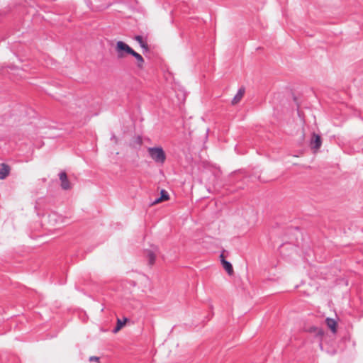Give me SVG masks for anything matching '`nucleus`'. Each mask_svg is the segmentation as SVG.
<instances>
[{"label":"nucleus","mask_w":363,"mask_h":363,"mask_svg":"<svg viewBox=\"0 0 363 363\" xmlns=\"http://www.w3.org/2000/svg\"><path fill=\"white\" fill-rule=\"evenodd\" d=\"M147 152L151 159L156 163L163 164L166 160V154L162 147H148Z\"/></svg>","instance_id":"f257e3e1"},{"label":"nucleus","mask_w":363,"mask_h":363,"mask_svg":"<svg viewBox=\"0 0 363 363\" xmlns=\"http://www.w3.org/2000/svg\"><path fill=\"white\" fill-rule=\"evenodd\" d=\"M116 50L119 58L124 57L125 53L130 55L133 52V50L123 41L117 42Z\"/></svg>","instance_id":"f03ea898"},{"label":"nucleus","mask_w":363,"mask_h":363,"mask_svg":"<svg viewBox=\"0 0 363 363\" xmlns=\"http://www.w3.org/2000/svg\"><path fill=\"white\" fill-rule=\"evenodd\" d=\"M322 145V140L319 135L313 133L312 138L310 141V146L315 152L317 151Z\"/></svg>","instance_id":"7ed1b4c3"},{"label":"nucleus","mask_w":363,"mask_h":363,"mask_svg":"<svg viewBox=\"0 0 363 363\" xmlns=\"http://www.w3.org/2000/svg\"><path fill=\"white\" fill-rule=\"evenodd\" d=\"M59 178L61 182V187L64 190H68L71 188L70 183L67 179V175L65 172H61L59 174Z\"/></svg>","instance_id":"20e7f679"},{"label":"nucleus","mask_w":363,"mask_h":363,"mask_svg":"<svg viewBox=\"0 0 363 363\" xmlns=\"http://www.w3.org/2000/svg\"><path fill=\"white\" fill-rule=\"evenodd\" d=\"M130 55L133 56L136 59L137 67L140 69H143L145 61H144V59L142 57V55H140L139 53H138L137 52H135V50H133V52L130 54Z\"/></svg>","instance_id":"39448f33"},{"label":"nucleus","mask_w":363,"mask_h":363,"mask_svg":"<svg viewBox=\"0 0 363 363\" xmlns=\"http://www.w3.org/2000/svg\"><path fill=\"white\" fill-rule=\"evenodd\" d=\"M134 39L139 43L140 46L143 49L144 52L149 51V47L147 42L143 40L142 35H135Z\"/></svg>","instance_id":"423d86ee"},{"label":"nucleus","mask_w":363,"mask_h":363,"mask_svg":"<svg viewBox=\"0 0 363 363\" xmlns=\"http://www.w3.org/2000/svg\"><path fill=\"white\" fill-rule=\"evenodd\" d=\"M325 323L327 326L331 330L333 333H335L337 331V322L330 318H327L325 319Z\"/></svg>","instance_id":"0eeeda50"},{"label":"nucleus","mask_w":363,"mask_h":363,"mask_svg":"<svg viewBox=\"0 0 363 363\" xmlns=\"http://www.w3.org/2000/svg\"><path fill=\"white\" fill-rule=\"evenodd\" d=\"M10 168L7 164H2L0 168V179H4L9 174Z\"/></svg>","instance_id":"6e6552de"},{"label":"nucleus","mask_w":363,"mask_h":363,"mask_svg":"<svg viewBox=\"0 0 363 363\" xmlns=\"http://www.w3.org/2000/svg\"><path fill=\"white\" fill-rule=\"evenodd\" d=\"M244 94H245V89L244 88L239 89L236 95L234 96V98L232 100V104H235L238 103L241 100Z\"/></svg>","instance_id":"1a4fd4ad"},{"label":"nucleus","mask_w":363,"mask_h":363,"mask_svg":"<svg viewBox=\"0 0 363 363\" xmlns=\"http://www.w3.org/2000/svg\"><path fill=\"white\" fill-rule=\"evenodd\" d=\"M222 264L225 271L228 273V274H232L233 273V268L231 263L224 259H221Z\"/></svg>","instance_id":"9d476101"},{"label":"nucleus","mask_w":363,"mask_h":363,"mask_svg":"<svg viewBox=\"0 0 363 363\" xmlns=\"http://www.w3.org/2000/svg\"><path fill=\"white\" fill-rule=\"evenodd\" d=\"M127 320H128V319H127L126 318H125L123 319V320H121V319L118 318V320H117V325H116V326L113 328V332L114 333H116L118 332V331L121 329V328L124 325V324L125 323V322L127 321Z\"/></svg>","instance_id":"9b49d317"},{"label":"nucleus","mask_w":363,"mask_h":363,"mask_svg":"<svg viewBox=\"0 0 363 363\" xmlns=\"http://www.w3.org/2000/svg\"><path fill=\"white\" fill-rule=\"evenodd\" d=\"M147 257L148 259V262L150 265H152L155 262L156 256L155 253L150 250L147 252Z\"/></svg>","instance_id":"f8f14e48"},{"label":"nucleus","mask_w":363,"mask_h":363,"mask_svg":"<svg viewBox=\"0 0 363 363\" xmlns=\"http://www.w3.org/2000/svg\"><path fill=\"white\" fill-rule=\"evenodd\" d=\"M308 331L310 333H315L317 335H319L320 337L323 336L324 334V332L321 328H319L315 326L310 327V328L308 329Z\"/></svg>","instance_id":"ddd939ff"},{"label":"nucleus","mask_w":363,"mask_h":363,"mask_svg":"<svg viewBox=\"0 0 363 363\" xmlns=\"http://www.w3.org/2000/svg\"><path fill=\"white\" fill-rule=\"evenodd\" d=\"M160 197V200H163V201H167L169 199L168 192L164 189L161 190Z\"/></svg>","instance_id":"4468645a"},{"label":"nucleus","mask_w":363,"mask_h":363,"mask_svg":"<svg viewBox=\"0 0 363 363\" xmlns=\"http://www.w3.org/2000/svg\"><path fill=\"white\" fill-rule=\"evenodd\" d=\"M49 219L50 222L55 221L57 222L58 219H62L60 216H58L57 214L53 213L49 215Z\"/></svg>","instance_id":"2eb2a0df"},{"label":"nucleus","mask_w":363,"mask_h":363,"mask_svg":"<svg viewBox=\"0 0 363 363\" xmlns=\"http://www.w3.org/2000/svg\"><path fill=\"white\" fill-rule=\"evenodd\" d=\"M99 358L98 357H96V356H91L89 357V361L90 362H93V361H99Z\"/></svg>","instance_id":"dca6fc26"},{"label":"nucleus","mask_w":363,"mask_h":363,"mask_svg":"<svg viewBox=\"0 0 363 363\" xmlns=\"http://www.w3.org/2000/svg\"><path fill=\"white\" fill-rule=\"evenodd\" d=\"M162 201H164L163 200H160V197L157 198L153 202L152 204H157Z\"/></svg>","instance_id":"f3484780"},{"label":"nucleus","mask_w":363,"mask_h":363,"mask_svg":"<svg viewBox=\"0 0 363 363\" xmlns=\"http://www.w3.org/2000/svg\"><path fill=\"white\" fill-rule=\"evenodd\" d=\"M111 139H113V140H116V136H115V135H113V136L111 137Z\"/></svg>","instance_id":"a211bd4d"}]
</instances>
